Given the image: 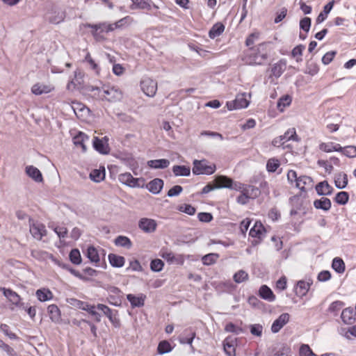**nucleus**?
Returning a JSON list of instances; mask_svg holds the SVG:
<instances>
[{
  "label": "nucleus",
  "instance_id": "nucleus-1",
  "mask_svg": "<svg viewBox=\"0 0 356 356\" xmlns=\"http://www.w3.org/2000/svg\"><path fill=\"white\" fill-rule=\"evenodd\" d=\"M88 91H90L92 95L98 99L111 102L120 101L122 98V91L114 86H104L102 88L91 86L88 88Z\"/></svg>",
  "mask_w": 356,
  "mask_h": 356
},
{
  "label": "nucleus",
  "instance_id": "nucleus-2",
  "mask_svg": "<svg viewBox=\"0 0 356 356\" xmlns=\"http://www.w3.org/2000/svg\"><path fill=\"white\" fill-rule=\"evenodd\" d=\"M268 43H261L256 48L250 49L244 58L248 65H261L267 58Z\"/></svg>",
  "mask_w": 356,
  "mask_h": 356
},
{
  "label": "nucleus",
  "instance_id": "nucleus-3",
  "mask_svg": "<svg viewBox=\"0 0 356 356\" xmlns=\"http://www.w3.org/2000/svg\"><path fill=\"white\" fill-rule=\"evenodd\" d=\"M216 168L214 164H211L206 160H195L193 172L195 175H212L216 171Z\"/></svg>",
  "mask_w": 356,
  "mask_h": 356
},
{
  "label": "nucleus",
  "instance_id": "nucleus-4",
  "mask_svg": "<svg viewBox=\"0 0 356 356\" xmlns=\"http://www.w3.org/2000/svg\"><path fill=\"white\" fill-rule=\"evenodd\" d=\"M118 179L122 184L130 187L143 188L145 186L143 178H134L129 172L120 174Z\"/></svg>",
  "mask_w": 356,
  "mask_h": 356
},
{
  "label": "nucleus",
  "instance_id": "nucleus-5",
  "mask_svg": "<svg viewBox=\"0 0 356 356\" xmlns=\"http://www.w3.org/2000/svg\"><path fill=\"white\" fill-rule=\"evenodd\" d=\"M29 230L33 237L38 241H40L47 234L44 225L38 221L30 220Z\"/></svg>",
  "mask_w": 356,
  "mask_h": 356
},
{
  "label": "nucleus",
  "instance_id": "nucleus-6",
  "mask_svg": "<svg viewBox=\"0 0 356 356\" xmlns=\"http://www.w3.org/2000/svg\"><path fill=\"white\" fill-rule=\"evenodd\" d=\"M86 26L93 29L92 31V34L94 36V38L97 40H99L101 38L99 35L100 33H108L115 30V27L114 25H113V24H108L106 22L97 24H86Z\"/></svg>",
  "mask_w": 356,
  "mask_h": 356
},
{
  "label": "nucleus",
  "instance_id": "nucleus-7",
  "mask_svg": "<svg viewBox=\"0 0 356 356\" xmlns=\"http://www.w3.org/2000/svg\"><path fill=\"white\" fill-rule=\"evenodd\" d=\"M290 140H298L296 131L293 128L288 129L284 135L274 138L272 141V145L275 147L283 146L286 142Z\"/></svg>",
  "mask_w": 356,
  "mask_h": 356
},
{
  "label": "nucleus",
  "instance_id": "nucleus-8",
  "mask_svg": "<svg viewBox=\"0 0 356 356\" xmlns=\"http://www.w3.org/2000/svg\"><path fill=\"white\" fill-rule=\"evenodd\" d=\"M140 86L144 93L149 97H154L157 90L156 81L148 77L141 81Z\"/></svg>",
  "mask_w": 356,
  "mask_h": 356
},
{
  "label": "nucleus",
  "instance_id": "nucleus-9",
  "mask_svg": "<svg viewBox=\"0 0 356 356\" xmlns=\"http://www.w3.org/2000/svg\"><path fill=\"white\" fill-rule=\"evenodd\" d=\"M249 102L246 99L245 94H239L236 95L234 101L227 102V106L230 111L240 109L248 107Z\"/></svg>",
  "mask_w": 356,
  "mask_h": 356
},
{
  "label": "nucleus",
  "instance_id": "nucleus-10",
  "mask_svg": "<svg viewBox=\"0 0 356 356\" xmlns=\"http://www.w3.org/2000/svg\"><path fill=\"white\" fill-rule=\"evenodd\" d=\"M138 227L144 232L152 233L156 230L157 223L153 219L143 218L138 222Z\"/></svg>",
  "mask_w": 356,
  "mask_h": 356
},
{
  "label": "nucleus",
  "instance_id": "nucleus-11",
  "mask_svg": "<svg viewBox=\"0 0 356 356\" xmlns=\"http://www.w3.org/2000/svg\"><path fill=\"white\" fill-rule=\"evenodd\" d=\"M104 250L102 248L97 249L94 246H89L87 249L86 255L90 261L95 264L96 266H100V254L104 255Z\"/></svg>",
  "mask_w": 356,
  "mask_h": 356
},
{
  "label": "nucleus",
  "instance_id": "nucleus-12",
  "mask_svg": "<svg viewBox=\"0 0 356 356\" xmlns=\"http://www.w3.org/2000/svg\"><path fill=\"white\" fill-rule=\"evenodd\" d=\"M290 316L287 313L282 314L272 324L271 331L277 333L289 321Z\"/></svg>",
  "mask_w": 356,
  "mask_h": 356
},
{
  "label": "nucleus",
  "instance_id": "nucleus-13",
  "mask_svg": "<svg viewBox=\"0 0 356 356\" xmlns=\"http://www.w3.org/2000/svg\"><path fill=\"white\" fill-rule=\"evenodd\" d=\"M73 143L76 147H81L83 152L87 150L86 143L89 142V137L83 132L79 131L73 137Z\"/></svg>",
  "mask_w": 356,
  "mask_h": 356
},
{
  "label": "nucleus",
  "instance_id": "nucleus-14",
  "mask_svg": "<svg viewBox=\"0 0 356 356\" xmlns=\"http://www.w3.org/2000/svg\"><path fill=\"white\" fill-rule=\"evenodd\" d=\"M54 90L51 84L35 83L31 88V92L35 95L47 94Z\"/></svg>",
  "mask_w": 356,
  "mask_h": 356
},
{
  "label": "nucleus",
  "instance_id": "nucleus-15",
  "mask_svg": "<svg viewBox=\"0 0 356 356\" xmlns=\"http://www.w3.org/2000/svg\"><path fill=\"white\" fill-rule=\"evenodd\" d=\"M146 296L143 293H140L138 296L133 294H128L127 299L130 302L132 307H141L145 305Z\"/></svg>",
  "mask_w": 356,
  "mask_h": 356
},
{
  "label": "nucleus",
  "instance_id": "nucleus-16",
  "mask_svg": "<svg viewBox=\"0 0 356 356\" xmlns=\"http://www.w3.org/2000/svg\"><path fill=\"white\" fill-rule=\"evenodd\" d=\"M97 309L102 311L113 324L118 321V318L116 317L118 312L116 310H112L108 306L103 304H98L97 305Z\"/></svg>",
  "mask_w": 356,
  "mask_h": 356
},
{
  "label": "nucleus",
  "instance_id": "nucleus-17",
  "mask_svg": "<svg viewBox=\"0 0 356 356\" xmlns=\"http://www.w3.org/2000/svg\"><path fill=\"white\" fill-rule=\"evenodd\" d=\"M312 182L311 177L306 175H302L298 177L296 186L300 190L304 191L307 188H311L312 187Z\"/></svg>",
  "mask_w": 356,
  "mask_h": 356
},
{
  "label": "nucleus",
  "instance_id": "nucleus-18",
  "mask_svg": "<svg viewBox=\"0 0 356 356\" xmlns=\"http://www.w3.org/2000/svg\"><path fill=\"white\" fill-rule=\"evenodd\" d=\"M1 291H3V293L5 297L8 298V300L12 302V304L19 306L20 304L21 298L20 296L14 291L10 289L2 288Z\"/></svg>",
  "mask_w": 356,
  "mask_h": 356
},
{
  "label": "nucleus",
  "instance_id": "nucleus-19",
  "mask_svg": "<svg viewBox=\"0 0 356 356\" xmlns=\"http://www.w3.org/2000/svg\"><path fill=\"white\" fill-rule=\"evenodd\" d=\"M26 175L36 182H42L43 177L41 172L33 165H28L25 169Z\"/></svg>",
  "mask_w": 356,
  "mask_h": 356
},
{
  "label": "nucleus",
  "instance_id": "nucleus-20",
  "mask_svg": "<svg viewBox=\"0 0 356 356\" xmlns=\"http://www.w3.org/2000/svg\"><path fill=\"white\" fill-rule=\"evenodd\" d=\"M146 187L149 191L153 194H159L163 187V181L161 179L156 178L149 181Z\"/></svg>",
  "mask_w": 356,
  "mask_h": 356
},
{
  "label": "nucleus",
  "instance_id": "nucleus-21",
  "mask_svg": "<svg viewBox=\"0 0 356 356\" xmlns=\"http://www.w3.org/2000/svg\"><path fill=\"white\" fill-rule=\"evenodd\" d=\"M259 296L268 302H274L275 300V296L272 290L266 285H262L259 290Z\"/></svg>",
  "mask_w": 356,
  "mask_h": 356
},
{
  "label": "nucleus",
  "instance_id": "nucleus-22",
  "mask_svg": "<svg viewBox=\"0 0 356 356\" xmlns=\"http://www.w3.org/2000/svg\"><path fill=\"white\" fill-rule=\"evenodd\" d=\"M286 67V60L285 59H281L273 65L271 69V74L276 78H278L285 71Z\"/></svg>",
  "mask_w": 356,
  "mask_h": 356
},
{
  "label": "nucleus",
  "instance_id": "nucleus-23",
  "mask_svg": "<svg viewBox=\"0 0 356 356\" xmlns=\"http://www.w3.org/2000/svg\"><path fill=\"white\" fill-rule=\"evenodd\" d=\"M312 284V282L311 280L307 282L303 280L299 281L297 283V286L295 289L296 293L299 296H305L307 293Z\"/></svg>",
  "mask_w": 356,
  "mask_h": 356
},
{
  "label": "nucleus",
  "instance_id": "nucleus-24",
  "mask_svg": "<svg viewBox=\"0 0 356 356\" xmlns=\"http://www.w3.org/2000/svg\"><path fill=\"white\" fill-rule=\"evenodd\" d=\"M92 145L95 149L101 154H106L109 151L108 144L97 137H94Z\"/></svg>",
  "mask_w": 356,
  "mask_h": 356
},
{
  "label": "nucleus",
  "instance_id": "nucleus-25",
  "mask_svg": "<svg viewBox=\"0 0 356 356\" xmlns=\"http://www.w3.org/2000/svg\"><path fill=\"white\" fill-rule=\"evenodd\" d=\"M265 229L261 222H255L250 229L249 235L254 238H261L264 236Z\"/></svg>",
  "mask_w": 356,
  "mask_h": 356
},
{
  "label": "nucleus",
  "instance_id": "nucleus-26",
  "mask_svg": "<svg viewBox=\"0 0 356 356\" xmlns=\"http://www.w3.org/2000/svg\"><path fill=\"white\" fill-rule=\"evenodd\" d=\"M319 149L325 152H339L342 150V147L335 143L329 142V143H322L319 145Z\"/></svg>",
  "mask_w": 356,
  "mask_h": 356
},
{
  "label": "nucleus",
  "instance_id": "nucleus-27",
  "mask_svg": "<svg viewBox=\"0 0 356 356\" xmlns=\"http://www.w3.org/2000/svg\"><path fill=\"white\" fill-rule=\"evenodd\" d=\"M47 312L51 320L54 323L60 322L61 319L60 311L57 305L52 304L47 307Z\"/></svg>",
  "mask_w": 356,
  "mask_h": 356
},
{
  "label": "nucleus",
  "instance_id": "nucleus-28",
  "mask_svg": "<svg viewBox=\"0 0 356 356\" xmlns=\"http://www.w3.org/2000/svg\"><path fill=\"white\" fill-rule=\"evenodd\" d=\"M341 318L343 322L347 325H352L355 321V314L350 308H346L342 311Z\"/></svg>",
  "mask_w": 356,
  "mask_h": 356
},
{
  "label": "nucleus",
  "instance_id": "nucleus-29",
  "mask_svg": "<svg viewBox=\"0 0 356 356\" xmlns=\"http://www.w3.org/2000/svg\"><path fill=\"white\" fill-rule=\"evenodd\" d=\"M316 192L321 195H329L332 194V187L326 181H321L316 186Z\"/></svg>",
  "mask_w": 356,
  "mask_h": 356
},
{
  "label": "nucleus",
  "instance_id": "nucleus-30",
  "mask_svg": "<svg viewBox=\"0 0 356 356\" xmlns=\"http://www.w3.org/2000/svg\"><path fill=\"white\" fill-rule=\"evenodd\" d=\"M147 165L151 168L164 169L169 166L170 161L165 159L150 160L147 162Z\"/></svg>",
  "mask_w": 356,
  "mask_h": 356
},
{
  "label": "nucleus",
  "instance_id": "nucleus-31",
  "mask_svg": "<svg viewBox=\"0 0 356 356\" xmlns=\"http://www.w3.org/2000/svg\"><path fill=\"white\" fill-rule=\"evenodd\" d=\"M334 1H331L323 7V10L320 13L316 18V22L317 24H321L327 19L328 14L334 6Z\"/></svg>",
  "mask_w": 356,
  "mask_h": 356
},
{
  "label": "nucleus",
  "instance_id": "nucleus-32",
  "mask_svg": "<svg viewBox=\"0 0 356 356\" xmlns=\"http://www.w3.org/2000/svg\"><path fill=\"white\" fill-rule=\"evenodd\" d=\"M36 297L41 302L50 300L53 298V293L51 291L45 288L38 289L35 292Z\"/></svg>",
  "mask_w": 356,
  "mask_h": 356
},
{
  "label": "nucleus",
  "instance_id": "nucleus-33",
  "mask_svg": "<svg viewBox=\"0 0 356 356\" xmlns=\"http://www.w3.org/2000/svg\"><path fill=\"white\" fill-rule=\"evenodd\" d=\"M331 205V201L328 198L324 197L315 200L314 202V206L316 209H322L325 211L330 210Z\"/></svg>",
  "mask_w": 356,
  "mask_h": 356
},
{
  "label": "nucleus",
  "instance_id": "nucleus-34",
  "mask_svg": "<svg viewBox=\"0 0 356 356\" xmlns=\"http://www.w3.org/2000/svg\"><path fill=\"white\" fill-rule=\"evenodd\" d=\"M232 179L226 176H218L215 179L216 188H229L232 184Z\"/></svg>",
  "mask_w": 356,
  "mask_h": 356
},
{
  "label": "nucleus",
  "instance_id": "nucleus-35",
  "mask_svg": "<svg viewBox=\"0 0 356 356\" xmlns=\"http://www.w3.org/2000/svg\"><path fill=\"white\" fill-rule=\"evenodd\" d=\"M334 183L337 188L342 189L346 187L348 184L347 175L343 172H339L336 175Z\"/></svg>",
  "mask_w": 356,
  "mask_h": 356
},
{
  "label": "nucleus",
  "instance_id": "nucleus-36",
  "mask_svg": "<svg viewBox=\"0 0 356 356\" xmlns=\"http://www.w3.org/2000/svg\"><path fill=\"white\" fill-rule=\"evenodd\" d=\"M195 336V332L186 330L179 337V341L182 344H189L191 346Z\"/></svg>",
  "mask_w": 356,
  "mask_h": 356
},
{
  "label": "nucleus",
  "instance_id": "nucleus-37",
  "mask_svg": "<svg viewBox=\"0 0 356 356\" xmlns=\"http://www.w3.org/2000/svg\"><path fill=\"white\" fill-rule=\"evenodd\" d=\"M108 260L112 266L117 268L122 267L125 262V259L123 257L114 254H110L108 255Z\"/></svg>",
  "mask_w": 356,
  "mask_h": 356
},
{
  "label": "nucleus",
  "instance_id": "nucleus-38",
  "mask_svg": "<svg viewBox=\"0 0 356 356\" xmlns=\"http://www.w3.org/2000/svg\"><path fill=\"white\" fill-rule=\"evenodd\" d=\"M223 348L225 353L228 356H235V347L234 344V341L231 340L230 338H226L223 342Z\"/></svg>",
  "mask_w": 356,
  "mask_h": 356
},
{
  "label": "nucleus",
  "instance_id": "nucleus-39",
  "mask_svg": "<svg viewBox=\"0 0 356 356\" xmlns=\"http://www.w3.org/2000/svg\"><path fill=\"white\" fill-rule=\"evenodd\" d=\"M225 30V26L222 23L215 24L209 32V35L213 39L222 33Z\"/></svg>",
  "mask_w": 356,
  "mask_h": 356
},
{
  "label": "nucleus",
  "instance_id": "nucleus-40",
  "mask_svg": "<svg viewBox=\"0 0 356 356\" xmlns=\"http://www.w3.org/2000/svg\"><path fill=\"white\" fill-rule=\"evenodd\" d=\"M172 172L175 176H188L191 173V169L185 165H174Z\"/></svg>",
  "mask_w": 356,
  "mask_h": 356
},
{
  "label": "nucleus",
  "instance_id": "nucleus-41",
  "mask_svg": "<svg viewBox=\"0 0 356 356\" xmlns=\"http://www.w3.org/2000/svg\"><path fill=\"white\" fill-rule=\"evenodd\" d=\"M72 108L78 118L81 117L83 114L87 113L89 111L88 108L79 102H73Z\"/></svg>",
  "mask_w": 356,
  "mask_h": 356
},
{
  "label": "nucleus",
  "instance_id": "nucleus-42",
  "mask_svg": "<svg viewBox=\"0 0 356 356\" xmlns=\"http://www.w3.org/2000/svg\"><path fill=\"white\" fill-rule=\"evenodd\" d=\"M115 245L117 246L127 248L128 249L131 248L132 245V243L131 240L124 236H119L115 239Z\"/></svg>",
  "mask_w": 356,
  "mask_h": 356
},
{
  "label": "nucleus",
  "instance_id": "nucleus-43",
  "mask_svg": "<svg viewBox=\"0 0 356 356\" xmlns=\"http://www.w3.org/2000/svg\"><path fill=\"white\" fill-rule=\"evenodd\" d=\"M219 258V254L217 253H209L202 257V264L205 266H210L215 264L218 259Z\"/></svg>",
  "mask_w": 356,
  "mask_h": 356
},
{
  "label": "nucleus",
  "instance_id": "nucleus-44",
  "mask_svg": "<svg viewBox=\"0 0 356 356\" xmlns=\"http://www.w3.org/2000/svg\"><path fill=\"white\" fill-rule=\"evenodd\" d=\"M85 61L88 63L90 68L94 71L96 75H99L100 74V67L99 65L92 59L90 53H87L85 56Z\"/></svg>",
  "mask_w": 356,
  "mask_h": 356
},
{
  "label": "nucleus",
  "instance_id": "nucleus-45",
  "mask_svg": "<svg viewBox=\"0 0 356 356\" xmlns=\"http://www.w3.org/2000/svg\"><path fill=\"white\" fill-rule=\"evenodd\" d=\"M105 177V170L103 168L102 170L100 169H95L93 170L90 174V178L95 181V182H99L102 180H103Z\"/></svg>",
  "mask_w": 356,
  "mask_h": 356
},
{
  "label": "nucleus",
  "instance_id": "nucleus-46",
  "mask_svg": "<svg viewBox=\"0 0 356 356\" xmlns=\"http://www.w3.org/2000/svg\"><path fill=\"white\" fill-rule=\"evenodd\" d=\"M305 49V47L303 44H299L292 49L291 56L296 59V62L299 63L302 60V56Z\"/></svg>",
  "mask_w": 356,
  "mask_h": 356
},
{
  "label": "nucleus",
  "instance_id": "nucleus-47",
  "mask_svg": "<svg viewBox=\"0 0 356 356\" xmlns=\"http://www.w3.org/2000/svg\"><path fill=\"white\" fill-rule=\"evenodd\" d=\"M132 8H139L149 10L151 9L150 0H131Z\"/></svg>",
  "mask_w": 356,
  "mask_h": 356
},
{
  "label": "nucleus",
  "instance_id": "nucleus-48",
  "mask_svg": "<svg viewBox=\"0 0 356 356\" xmlns=\"http://www.w3.org/2000/svg\"><path fill=\"white\" fill-rule=\"evenodd\" d=\"M172 350L171 344L168 341H161L157 347V352L160 355L170 353Z\"/></svg>",
  "mask_w": 356,
  "mask_h": 356
},
{
  "label": "nucleus",
  "instance_id": "nucleus-49",
  "mask_svg": "<svg viewBox=\"0 0 356 356\" xmlns=\"http://www.w3.org/2000/svg\"><path fill=\"white\" fill-rule=\"evenodd\" d=\"M280 166V161L276 158H270L267 161L266 170L268 172H275Z\"/></svg>",
  "mask_w": 356,
  "mask_h": 356
},
{
  "label": "nucleus",
  "instance_id": "nucleus-50",
  "mask_svg": "<svg viewBox=\"0 0 356 356\" xmlns=\"http://www.w3.org/2000/svg\"><path fill=\"white\" fill-rule=\"evenodd\" d=\"M332 267L336 272L339 273H343L345 270V264L343 261L339 257H336L333 259Z\"/></svg>",
  "mask_w": 356,
  "mask_h": 356
},
{
  "label": "nucleus",
  "instance_id": "nucleus-51",
  "mask_svg": "<svg viewBox=\"0 0 356 356\" xmlns=\"http://www.w3.org/2000/svg\"><path fill=\"white\" fill-rule=\"evenodd\" d=\"M319 71L318 65L314 62H308L307 63L305 73L308 74L311 76L316 75Z\"/></svg>",
  "mask_w": 356,
  "mask_h": 356
},
{
  "label": "nucleus",
  "instance_id": "nucleus-52",
  "mask_svg": "<svg viewBox=\"0 0 356 356\" xmlns=\"http://www.w3.org/2000/svg\"><path fill=\"white\" fill-rule=\"evenodd\" d=\"M291 103V97L289 95L282 97L277 102V108L280 111H283L284 108L289 106Z\"/></svg>",
  "mask_w": 356,
  "mask_h": 356
},
{
  "label": "nucleus",
  "instance_id": "nucleus-53",
  "mask_svg": "<svg viewBox=\"0 0 356 356\" xmlns=\"http://www.w3.org/2000/svg\"><path fill=\"white\" fill-rule=\"evenodd\" d=\"M340 334L349 339L351 337H356V325L348 328H341Z\"/></svg>",
  "mask_w": 356,
  "mask_h": 356
},
{
  "label": "nucleus",
  "instance_id": "nucleus-54",
  "mask_svg": "<svg viewBox=\"0 0 356 356\" xmlns=\"http://www.w3.org/2000/svg\"><path fill=\"white\" fill-rule=\"evenodd\" d=\"M248 274L245 270H240L236 272L234 276L233 279L236 283H241L248 280Z\"/></svg>",
  "mask_w": 356,
  "mask_h": 356
},
{
  "label": "nucleus",
  "instance_id": "nucleus-55",
  "mask_svg": "<svg viewBox=\"0 0 356 356\" xmlns=\"http://www.w3.org/2000/svg\"><path fill=\"white\" fill-rule=\"evenodd\" d=\"M70 259L74 264H80L81 263V257L78 249H73L70 252Z\"/></svg>",
  "mask_w": 356,
  "mask_h": 356
},
{
  "label": "nucleus",
  "instance_id": "nucleus-56",
  "mask_svg": "<svg viewBox=\"0 0 356 356\" xmlns=\"http://www.w3.org/2000/svg\"><path fill=\"white\" fill-rule=\"evenodd\" d=\"M349 199V195L347 192L341 191L338 193L335 197V201L341 205L346 204Z\"/></svg>",
  "mask_w": 356,
  "mask_h": 356
},
{
  "label": "nucleus",
  "instance_id": "nucleus-57",
  "mask_svg": "<svg viewBox=\"0 0 356 356\" xmlns=\"http://www.w3.org/2000/svg\"><path fill=\"white\" fill-rule=\"evenodd\" d=\"M342 154L348 157L354 158L356 156V147L355 146H347L342 147V150L340 151Z\"/></svg>",
  "mask_w": 356,
  "mask_h": 356
},
{
  "label": "nucleus",
  "instance_id": "nucleus-58",
  "mask_svg": "<svg viewBox=\"0 0 356 356\" xmlns=\"http://www.w3.org/2000/svg\"><path fill=\"white\" fill-rule=\"evenodd\" d=\"M250 333L257 337H261L263 332V326L260 324H252L250 325Z\"/></svg>",
  "mask_w": 356,
  "mask_h": 356
},
{
  "label": "nucleus",
  "instance_id": "nucleus-59",
  "mask_svg": "<svg viewBox=\"0 0 356 356\" xmlns=\"http://www.w3.org/2000/svg\"><path fill=\"white\" fill-rule=\"evenodd\" d=\"M163 265L162 260L156 259L152 261L150 268L154 272H159L163 269Z\"/></svg>",
  "mask_w": 356,
  "mask_h": 356
},
{
  "label": "nucleus",
  "instance_id": "nucleus-60",
  "mask_svg": "<svg viewBox=\"0 0 356 356\" xmlns=\"http://www.w3.org/2000/svg\"><path fill=\"white\" fill-rule=\"evenodd\" d=\"M311 19L308 17L302 18L300 22V28L305 32H309L311 26Z\"/></svg>",
  "mask_w": 356,
  "mask_h": 356
},
{
  "label": "nucleus",
  "instance_id": "nucleus-61",
  "mask_svg": "<svg viewBox=\"0 0 356 356\" xmlns=\"http://www.w3.org/2000/svg\"><path fill=\"white\" fill-rule=\"evenodd\" d=\"M225 330L228 332H233L235 333L236 334H239L243 332L242 328L236 326L234 324L232 323L227 324Z\"/></svg>",
  "mask_w": 356,
  "mask_h": 356
},
{
  "label": "nucleus",
  "instance_id": "nucleus-62",
  "mask_svg": "<svg viewBox=\"0 0 356 356\" xmlns=\"http://www.w3.org/2000/svg\"><path fill=\"white\" fill-rule=\"evenodd\" d=\"M300 356H316L311 350L309 346L306 344H303L301 346L300 348Z\"/></svg>",
  "mask_w": 356,
  "mask_h": 356
},
{
  "label": "nucleus",
  "instance_id": "nucleus-63",
  "mask_svg": "<svg viewBox=\"0 0 356 356\" xmlns=\"http://www.w3.org/2000/svg\"><path fill=\"white\" fill-rule=\"evenodd\" d=\"M0 330L3 332L6 336H8L11 339H17V336L15 334L13 333L10 330V327L6 324H1L0 326Z\"/></svg>",
  "mask_w": 356,
  "mask_h": 356
},
{
  "label": "nucleus",
  "instance_id": "nucleus-64",
  "mask_svg": "<svg viewBox=\"0 0 356 356\" xmlns=\"http://www.w3.org/2000/svg\"><path fill=\"white\" fill-rule=\"evenodd\" d=\"M336 51H328L327 52L322 58V63L324 64V65H328L329 63H330L332 62V60H333V58H334L335 55H336Z\"/></svg>",
  "mask_w": 356,
  "mask_h": 356
}]
</instances>
